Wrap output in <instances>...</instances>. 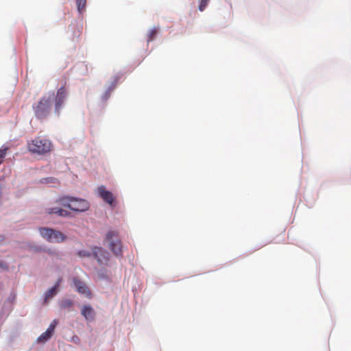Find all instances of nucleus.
<instances>
[{
    "label": "nucleus",
    "instance_id": "nucleus-16",
    "mask_svg": "<svg viewBox=\"0 0 351 351\" xmlns=\"http://www.w3.org/2000/svg\"><path fill=\"white\" fill-rule=\"evenodd\" d=\"M208 1H209V0H201L199 5V10L200 11L204 10V9L206 8V7L208 5Z\"/></svg>",
    "mask_w": 351,
    "mask_h": 351
},
{
    "label": "nucleus",
    "instance_id": "nucleus-18",
    "mask_svg": "<svg viewBox=\"0 0 351 351\" xmlns=\"http://www.w3.org/2000/svg\"><path fill=\"white\" fill-rule=\"evenodd\" d=\"M58 215H59V216L68 217L70 215L69 212H68L67 210H65L64 209H62V208H60V210H58Z\"/></svg>",
    "mask_w": 351,
    "mask_h": 351
},
{
    "label": "nucleus",
    "instance_id": "nucleus-5",
    "mask_svg": "<svg viewBox=\"0 0 351 351\" xmlns=\"http://www.w3.org/2000/svg\"><path fill=\"white\" fill-rule=\"evenodd\" d=\"M39 231L42 237L50 242L60 243L66 239V236L63 233L51 228H40Z\"/></svg>",
    "mask_w": 351,
    "mask_h": 351
},
{
    "label": "nucleus",
    "instance_id": "nucleus-15",
    "mask_svg": "<svg viewBox=\"0 0 351 351\" xmlns=\"http://www.w3.org/2000/svg\"><path fill=\"white\" fill-rule=\"evenodd\" d=\"M158 33V29L156 28H153L149 32V38H148V40L147 41L148 42H150L152 40H153L156 36V35Z\"/></svg>",
    "mask_w": 351,
    "mask_h": 351
},
{
    "label": "nucleus",
    "instance_id": "nucleus-3",
    "mask_svg": "<svg viewBox=\"0 0 351 351\" xmlns=\"http://www.w3.org/2000/svg\"><path fill=\"white\" fill-rule=\"evenodd\" d=\"M58 202L62 206L76 212H85L89 208V203L84 199H77L73 197L64 196L60 197Z\"/></svg>",
    "mask_w": 351,
    "mask_h": 351
},
{
    "label": "nucleus",
    "instance_id": "nucleus-8",
    "mask_svg": "<svg viewBox=\"0 0 351 351\" xmlns=\"http://www.w3.org/2000/svg\"><path fill=\"white\" fill-rule=\"evenodd\" d=\"M58 324L57 320L54 319L49 325L47 330L42 333L37 339L39 343H44L49 339L54 332L55 328Z\"/></svg>",
    "mask_w": 351,
    "mask_h": 351
},
{
    "label": "nucleus",
    "instance_id": "nucleus-21",
    "mask_svg": "<svg viewBox=\"0 0 351 351\" xmlns=\"http://www.w3.org/2000/svg\"><path fill=\"white\" fill-rule=\"evenodd\" d=\"M61 282H62V278H58L53 287L58 289V287H59Z\"/></svg>",
    "mask_w": 351,
    "mask_h": 351
},
{
    "label": "nucleus",
    "instance_id": "nucleus-12",
    "mask_svg": "<svg viewBox=\"0 0 351 351\" xmlns=\"http://www.w3.org/2000/svg\"><path fill=\"white\" fill-rule=\"evenodd\" d=\"M77 8L80 14H82L86 10V0H75Z\"/></svg>",
    "mask_w": 351,
    "mask_h": 351
},
{
    "label": "nucleus",
    "instance_id": "nucleus-13",
    "mask_svg": "<svg viewBox=\"0 0 351 351\" xmlns=\"http://www.w3.org/2000/svg\"><path fill=\"white\" fill-rule=\"evenodd\" d=\"M73 305V302L70 300H62L60 303V306L62 308L66 309L71 307Z\"/></svg>",
    "mask_w": 351,
    "mask_h": 351
},
{
    "label": "nucleus",
    "instance_id": "nucleus-17",
    "mask_svg": "<svg viewBox=\"0 0 351 351\" xmlns=\"http://www.w3.org/2000/svg\"><path fill=\"white\" fill-rule=\"evenodd\" d=\"M8 148L0 149V165L3 160V158L5 157L7 154Z\"/></svg>",
    "mask_w": 351,
    "mask_h": 351
},
{
    "label": "nucleus",
    "instance_id": "nucleus-22",
    "mask_svg": "<svg viewBox=\"0 0 351 351\" xmlns=\"http://www.w3.org/2000/svg\"><path fill=\"white\" fill-rule=\"evenodd\" d=\"M73 341L75 342V343H77V341H79V338L77 337H73Z\"/></svg>",
    "mask_w": 351,
    "mask_h": 351
},
{
    "label": "nucleus",
    "instance_id": "nucleus-4",
    "mask_svg": "<svg viewBox=\"0 0 351 351\" xmlns=\"http://www.w3.org/2000/svg\"><path fill=\"white\" fill-rule=\"evenodd\" d=\"M105 241L108 243V247L117 257L123 256V245L119 233L114 230H110L106 236Z\"/></svg>",
    "mask_w": 351,
    "mask_h": 351
},
{
    "label": "nucleus",
    "instance_id": "nucleus-14",
    "mask_svg": "<svg viewBox=\"0 0 351 351\" xmlns=\"http://www.w3.org/2000/svg\"><path fill=\"white\" fill-rule=\"evenodd\" d=\"M57 293V289L53 287L49 289L45 293V300L53 298Z\"/></svg>",
    "mask_w": 351,
    "mask_h": 351
},
{
    "label": "nucleus",
    "instance_id": "nucleus-23",
    "mask_svg": "<svg viewBox=\"0 0 351 351\" xmlns=\"http://www.w3.org/2000/svg\"><path fill=\"white\" fill-rule=\"evenodd\" d=\"M73 341L75 342V343H77V341H79V338L77 337H73Z\"/></svg>",
    "mask_w": 351,
    "mask_h": 351
},
{
    "label": "nucleus",
    "instance_id": "nucleus-9",
    "mask_svg": "<svg viewBox=\"0 0 351 351\" xmlns=\"http://www.w3.org/2000/svg\"><path fill=\"white\" fill-rule=\"evenodd\" d=\"M98 192L99 196L108 204H109L111 206H115L114 197L113 194L107 190H106L105 186H101L98 188Z\"/></svg>",
    "mask_w": 351,
    "mask_h": 351
},
{
    "label": "nucleus",
    "instance_id": "nucleus-20",
    "mask_svg": "<svg viewBox=\"0 0 351 351\" xmlns=\"http://www.w3.org/2000/svg\"><path fill=\"white\" fill-rule=\"evenodd\" d=\"M78 255L81 257H84V256H90V254L86 251H80L78 252Z\"/></svg>",
    "mask_w": 351,
    "mask_h": 351
},
{
    "label": "nucleus",
    "instance_id": "nucleus-7",
    "mask_svg": "<svg viewBox=\"0 0 351 351\" xmlns=\"http://www.w3.org/2000/svg\"><path fill=\"white\" fill-rule=\"evenodd\" d=\"M93 254L97 262L101 265H107L110 261L109 253L102 247H96L93 250Z\"/></svg>",
    "mask_w": 351,
    "mask_h": 351
},
{
    "label": "nucleus",
    "instance_id": "nucleus-2",
    "mask_svg": "<svg viewBox=\"0 0 351 351\" xmlns=\"http://www.w3.org/2000/svg\"><path fill=\"white\" fill-rule=\"evenodd\" d=\"M27 147L32 154L43 156L52 150L53 145L50 140L37 136L27 142Z\"/></svg>",
    "mask_w": 351,
    "mask_h": 351
},
{
    "label": "nucleus",
    "instance_id": "nucleus-6",
    "mask_svg": "<svg viewBox=\"0 0 351 351\" xmlns=\"http://www.w3.org/2000/svg\"><path fill=\"white\" fill-rule=\"evenodd\" d=\"M67 90L64 86L60 87L58 89L56 96H54L53 101L55 102L54 111L59 115L62 105L66 98Z\"/></svg>",
    "mask_w": 351,
    "mask_h": 351
},
{
    "label": "nucleus",
    "instance_id": "nucleus-19",
    "mask_svg": "<svg viewBox=\"0 0 351 351\" xmlns=\"http://www.w3.org/2000/svg\"><path fill=\"white\" fill-rule=\"evenodd\" d=\"M58 210H60V208H51L47 209V213L49 214H56L58 215Z\"/></svg>",
    "mask_w": 351,
    "mask_h": 351
},
{
    "label": "nucleus",
    "instance_id": "nucleus-11",
    "mask_svg": "<svg viewBox=\"0 0 351 351\" xmlns=\"http://www.w3.org/2000/svg\"><path fill=\"white\" fill-rule=\"evenodd\" d=\"M81 314L89 322L93 321L95 316V310L90 304L82 306L81 308Z\"/></svg>",
    "mask_w": 351,
    "mask_h": 351
},
{
    "label": "nucleus",
    "instance_id": "nucleus-10",
    "mask_svg": "<svg viewBox=\"0 0 351 351\" xmlns=\"http://www.w3.org/2000/svg\"><path fill=\"white\" fill-rule=\"evenodd\" d=\"M73 281V285L79 293L83 294L88 298L91 297V292L84 282L77 278H74Z\"/></svg>",
    "mask_w": 351,
    "mask_h": 351
},
{
    "label": "nucleus",
    "instance_id": "nucleus-1",
    "mask_svg": "<svg viewBox=\"0 0 351 351\" xmlns=\"http://www.w3.org/2000/svg\"><path fill=\"white\" fill-rule=\"evenodd\" d=\"M54 99V92H49L44 95L36 103L32 106L35 117L39 120H44L49 117Z\"/></svg>",
    "mask_w": 351,
    "mask_h": 351
},
{
    "label": "nucleus",
    "instance_id": "nucleus-24",
    "mask_svg": "<svg viewBox=\"0 0 351 351\" xmlns=\"http://www.w3.org/2000/svg\"><path fill=\"white\" fill-rule=\"evenodd\" d=\"M3 239H4L3 236V235H1V234H0V243H1V241H3Z\"/></svg>",
    "mask_w": 351,
    "mask_h": 351
}]
</instances>
